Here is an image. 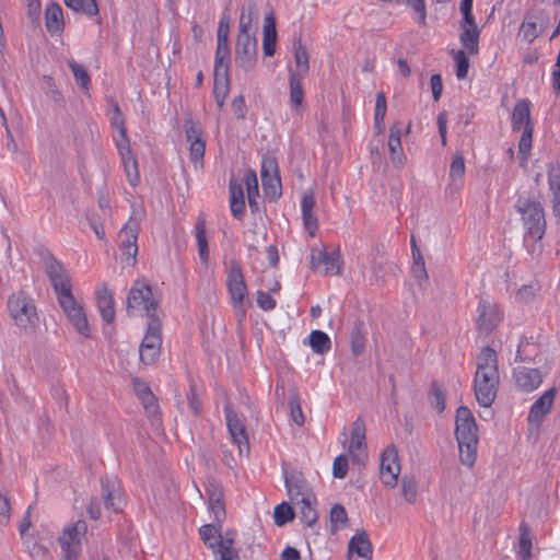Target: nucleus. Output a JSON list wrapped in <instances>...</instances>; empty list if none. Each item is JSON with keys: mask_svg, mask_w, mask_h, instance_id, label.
Masks as SVG:
<instances>
[{"mask_svg": "<svg viewBox=\"0 0 560 560\" xmlns=\"http://www.w3.org/2000/svg\"><path fill=\"white\" fill-rule=\"evenodd\" d=\"M498 359L490 347L481 349L477 358V371L474 380L476 400L482 407H490L495 399L499 385Z\"/></svg>", "mask_w": 560, "mask_h": 560, "instance_id": "nucleus-1", "label": "nucleus"}, {"mask_svg": "<svg viewBox=\"0 0 560 560\" xmlns=\"http://www.w3.org/2000/svg\"><path fill=\"white\" fill-rule=\"evenodd\" d=\"M455 435L459 450V460L471 468L477 459L478 427L469 408L462 406L456 411Z\"/></svg>", "mask_w": 560, "mask_h": 560, "instance_id": "nucleus-2", "label": "nucleus"}, {"mask_svg": "<svg viewBox=\"0 0 560 560\" xmlns=\"http://www.w3.org/2000/svg\"><path fill=\"white\" fill-rule=\"evenodd\" d=\"M158 306L159 299L153 294L151 287L142 280L135 281L127 296V313L148 316L150 319L159 318Z\"/></svg>", "mask_w": 560, "mask_h": 560, "instance_id": "nucleus-3", "label": "nucleus"}, {"mask_svg": "<svg viewBox=\"0 0 560 560\" xmlns=\"http://www.w3.org/2000/svg\"><path fill=\"white\" fill-rule=\"evenodd\" d=\"M11 318L20 329H32L38 324V315L31 296L24 291L13 293L8 300Z\"/></svg>", "mask_w": 560, "mask_h": 560, "instance_id": "nucleus-4", "label": "nucleus"}, {"mask_svg": "<svg viewBox=\"0 0 560 560\" xmlns=\"http://www.w3.org/2000/svg\"><path fill=\"white\" fill-rule=\"evenodd\" d=\"M59 306L70 325L83 338H91L92 329L83 304L74 298L72 290L57 296Z\"/></svg>", "mask_w": 560, "mask_h": 560, "instance_id": "nucleus-5", "label": "nucleus"}, {"mask_svg": "<svg viewBox=\"0 0 560 560\" xmlns=\"http://www.w3.org/2000/svg\"><path fill=\"white\" fill-rule=\"evenodd\" d=\"M141 220V212L133 209L128 222L118 233L119 248L124 256V260L128 266H133L136 264L138 253L137 240L140 232Z\"/></svg>", "mask_w": 560, "mask_h": 560, "instance_id": "nucleus-6", "label": "nucleus"}, {"mask_svg": "<svg viewBox=\"0 0 560 560\" xmlns=\"http://www.w3.org/2000/svg\"><path fill=\"white\" fill-rule=\"evenodd\" d=\"M471 8L472 0H462L460 12L463 14V19L459 22V27L462 30L459 42L469 55L476 56L479 52L480 28L476 24L475 18L471 13Z\"/></svg>", "mask_w": 560, "mask_h": 560, "instance_id": "nucleus-7", "label": "nucleus"}, {"mask_svg": "<svg viewBox=\"0 0 560 560\" xmlns=\"http://www.w3.org/2000/svg\"><path fill=\"white\" fill-rule=\"evenodd\" d=\"M162 346V331L159 318L148 323L147 332L139 348V358L143 364L150 365L159 357Z\"/></svg>", "mask_w": 560, "mask_h": 560, "instance_id": "nucleus-8", "label": "nucleus"}, {"mask_svg": "<svg viewBox=\"0 0 560 560\" xmlns=\"http://www.w3.org/2000/svg\"><path fill=\"white\" fill-rule=\"evenodd\" d=\"M499 305L488 298H480L477 305L476 328L480 334L489 335L501 323Z\"/></svg>", "mask_w": 560, "mask_h": 560, "instance_id": "nucleus-9", "label": "nucleus"}, {"mask_svg": "<svg viewBox=\"0 0 560 560\" xmlns=\"http://www.w3.org/2000/svg\"><path fill=\"white\" fill-rule=\"evenodd\" d=\"M257 58V39L255 33H240L235 46V61L245 70L252 69Z\"/></svg>", "mask_w": 560, "mask_h": 560, "instance_id": "nucleus-10", "label": "nucleus"}, {"mask_svg": "<svg viewBox=\"0 0 560 560\" xmlns=\"http://www.w3.org/2000/svg\"><path fill=\"white\" fill-rule=\"evenodd\" d=\"M226 424L233 443L238 448V455L247 456L249 453V442L243 419L229 406H225Z\"/></svg>", "mask_w": 560, "mask_h": 560, "instance_id": "nucleus-11", "label": "nucleus"}, {"mask_svg": "<svg viewBox=\"0 0 560 560\" xmlns=\"http://www.w3.org/2000/svg\"><path fill=\"white\" fill-rule=\"evenodd\" d=\"M381 480L384 486L395 488L400 474L397 450L394 446H387L381 456L380 464Z\"/></svg>", "mask_w": 560, "mask_h": 560, "instance_id": "nucleus-12", "label": "nucleus"}, {"mask_svg": "<svg viewBox=\"0 0 560 560\" xmlns=\"http://www.w3.org/2000/svg\"><path fill=\"white\" fill-rule=\"evenodd\" d=\"M518 210L523 214V221L528 233L533 237L541 238L545 230V217L540 205L524 202V206H520Z\"/></svg>", "mask_w": 560, "mask_h": 560, "instance_id": "nucleus-13", "label": "nucleus"}, {"mask_svg": "<svg viewBox=\"0 0 560 560\" xmlns=\"http://www.w3.org/2000/svg\"><path fill=\"white\" fill-rule=\"evenodd\" d=\"M86 530V523L82 520L66 526L59 537L62 551L67 555H79L81 540L85 536Z\"/></svg>", "mask_w": 560, "mask_h": 560, "instance_id": "nucleus-14", "label": "nucleus"}, {"mask_svg": "<svg viewBox=\"0 0 560 560\" xmlns=\"http://www.w3.org/2000/svg\"><path fill=\"white\" fill-rule=\"evenodd\" d=\"M186 140L189 143L190 160L196 165L203 161L206 143L202 137V129L197 121L188 119L185 124Z\"/></svg>", "mask_w": 560, "mask_h": 560, "instance_id": "nucleus-15", "label": "nucleus"}, {"mask_svg": "<svg viewBox=\"0 0 560 560\" xmlns=\"http://www.w3.org/2000/svg\"><path fill=\"white\" fill-rule=\"evenodd\" d=\"M261 182L266 196L276 199L281 194V183L273 156H265L261 163Z\"/></svg>", "mask_w": 560, "mask_h": 560, "instance_id": "nucleus-16", "label": "nucleus"}, {"mask_svg": "<svg viewBox=\"0 0 560 560\" xmlns=\"http://www.w3.org/2000/svg\"><path fill=\"white\" fill-rule=\"evenodd\" d=\"M365 430L364 421L361 418H358L352 425L351 441L348 448L352 462L358 465H364L368 458Z\"/></svg>", "mask_w": 560, "mask_h": 560, "instance_id": "nucleus-17", "label": "nucleus"}, {"mask_svg": "<svg viewBox=\"0 0 560 560\" xmlns=\"http://www.w3.org/2000/svg\"><path fill=\"white\" fill-rule=\"evenodd\" d=\"M228 288L234 306L242 308L245 296L247 295V287L243 277L242 269L238 264L232 262L228 275Z\"/></svg>", "mask_w": 560, "mask_h": 560, "instance_id": "nucleus-18", "label": "nucleus"}, {"mask_svg": "<svg viewBox=\"0 0 560 560\" xmlns=\"http://www.w3.org/2000/svg\"><path fill=\"white\" fill-rule=\"evenodd\" d=\"M340 253L334 250L313 248L311 252V265L314 270H320L325 275H338L340 272Z\"/></svg>", "mask_w": 560, "mask_h": 560, "instance_id": "nucleus-19", "label": "nucleus"}, {"mask_svg": "<svg viewBox=\"0 0 560 560\" xmlns=\"http://www.w3.org/2000/svg\"><path fill=\"white\" fill-rule=\"evenodd\" d=\"M284 481L288 495L294 504L303 501L307 502V500H313V497H315L307 481L301 474L287 476Z\"/></svg>", "mask_w": 560, "mask_h": 560, "instance_id": "nucleus-20", "label": "nucleus"}, {"mask_svg": "<svg viewBox=\"0 0 560 560\" xmlns=\"http://www.w3.org/2000/svg\"><path fill=\"white\" fill-rule=\"evenodd\" d=\"M46 272L57 296L72 290L71 281L62 265L55 258L46 261Z\"/></svg>", "mask_w": 560, "mask_h": 560, "instance_id": "nucleus-21", "label": "nucleus"}, {"mask_svg": "<svg viewBox=\"0 0 560 560\" xmlns=\"http://www.w3.org/2000/svg\"><path fill=\"white\" fill-rule=\"evenodd\" d=\"M315 206V192L313 189H308L304 192L302 197L301 210L304 229L308 232L311 236L315 235L318 228L317 218L314 213Z\"/></svg>", "mask_w": 560, "mask_h": 560, "instance_id": "nucleus-22", "label": "nucleus"}, {"mask_svg": "<svg viewBox=\"0 0 560 560\" xmlns=\"http://www.w3.org/2000/svg\"><path fill=\"white\" fill-rule=\"evenodd\" d=\"M544 375L538 369L518 368L514 371L516 386L523 392L536 389L542 382Z\"/></svg>", "mask_w": 560, "mask_h": 560, "instance_id": "nucleus-23", "label": "nucleus"}, {"mask_svg": "<svg viewBox=\"0 0 560 560\" xmlns=\"http://www.w3.org/2000/svg\"><path fill=\"white\" fill-rule=\"evenodd\" d=\"M117 149L128 183L131 186H137L139 184L138 162L132 154L130 143H122V145L117 147Z\"/></svg>", "mask_w": 560, "mask_h": 560, "instance_id": "nucleus-24", "label": "nucleus"}, {"mask_svg": "<svg viewBox=\"0 0 560 560\" xmlns=\"http://www.w3.org/2000/svg\"><path fill=\"white\" fill-rule=\"evenodd\" d=\"M209 510L214 516V521L222 523L225 518V509L223 503V490L222 487L211 481L207 489Z\"/></svg>", "mask_w": 560, "mask_h": 560, "instance_id": "nucleus-25", "label": "nucleus"}, {"mask_svg": "<svg viewBox=\"0 0 560 560\" xmlns=\"http://www.w3.org/2000/svg\"><path fill=\"white\" fill-rule=\"evenodd\" d=\"M401 130L398 124H395L389 129L387 140V148L390 154V160L395 166L401 167L405 165L407 158L401 148Z\"/></svg>", "mask_w": 560, "mask_h": 560, "instance_id": "nucleus-26", "label": "nucleus"}, {"mask_svg": "<svg viewBox=\"0 0 560 560\" xmlns=\"http://www.w3.org/2000/svg\"><path fill=\"white\" fill-rule=\"evenodd\" d=\"M556 392V387H551L534 402L528 415L529 422H539L550 411Z\"/></svg>", "mask_w": 560, "mask_h": 560, "instance_id": "nucleus-27", "label": "nucleus"}, {"mask_svg": "<svg viewBox=\"0 0 560 560\" xmlns=\"http://www.w3.org/2000/svg\"><path fill=\"white\" fill-rule=\"evenodd\" d=\"M548 184L551 192L552 210L557 219L560 221V166L548 165Z\"/></svg>", "mask_w": 560, "mask_h": 560, "instance_id": "nucleus-28", "label": "nucleus"}, {"mask_svg": "<svg viewBox=\"0 0 560 560\" xmlns=\"http://www.w3.org/2000/svg\"><path fill=\"white\" fill-rule=\"evenodd\" d=\"M277 30L276 21L272 13L267 14L264 20L262 27V49L266 56H272L276 52Z\"/></svg>", "mask_w": 560, "mask_h": 560, "instance_id": "nucleus-29", "label": "nucleus"}, {"mask_svg": "<svg viewBox=\"0 0 560 560\" xmlns=\"http://www.w3.org/2000/svg\"><path fill=\"white\" fill-rule=\"evenodd\" d=\"M97 307L103 320L112 323L115 318L114 299L107 285H103L96 292Z\"/></svg>", "mask_w": 560, "mask_h": 560, "instance_id": "nucleus-30", "label": "nucleus"}, {"mask_svg": "<svg viewBox=\"0 0 560 560\" xmlns=\"http://www.w3.org/2000/svg\"><path fill=\"white\" fill-rule=\"evenodd\" d=\"M348 549L349 552H355L366 560L372 559L373 548L365 530H361L350 539Z\"/></svg>", "mask_w": 560, "mask_h": 560, "instance_id": "nucleus-31", "label": "nucleus"}, {"mask_svg": "<svg viewBox=\"0 0 560 560\" xmlns=\"http://www.w3.org/2000/svg\"><path fill=\"white\" fill-rule=\"evenodd\" d=\"M512 127L514 130H520L522 128L524 130L526 127H533L527 101L521 100L515 104L512 114Z\"/></svg>", "mask_w": 560, "mask_h": 560, "instance_id": "nucleus-32", "label": "nucleus"}, {"mask_svg": "<svg viewBox=\"0 0 560 560\" xmlns=\"http://www.w3.org/2000/svg\"><path fill=\"white\" fill-rule=\"evenodd\" d=\"M243 184L246 187L247 191V200L248 206L252 209V211H258L259 203H258V196H259V189H258V179L255 171L248 170L244 174L243 177Z\"/></svg>", "mask_w": 560, "mask_h": 560, "instance_id": "nucleus-33", "label": "nucleus"}, {"mask_svg": "<svg viewBox=\"0 0 560 560\" xmlns=\"http://www.w3.org/2000/svg\"><path fill=\"white\" fill-rule=\"evenodd\" d=\"M230 207L235 218H241L244 213L245 201L242 183L236 180L230 182Z\"/></svg>", "mask_w": 560, "mask_h": 560, "instance_id": "nucleus-34", "label": "nucleus"}, {"mask_svg": "<svg viewBox=\"0 0 560 560\" xmlns=\"http://www.w3.org/2000/svg\"><path fill=\"white\" fill-rule=\"evenodd\" d=\"M46 27L50 33H58L63 28V14L58 3L51 2L46 8Z\"/></svg>", "mask_w": 560, "mask_h": 560, "instance_id": "nucleus-35", "label": "nucleus"}, {"mask_svg": "<svg viewBox=\"0 0 560 560\" xmlns=\"http://www.w3.org/2000/svg\"><path fill=\"white\" fill-rule=\"evenodd\" d=\"M257 18L256 3L254 1H248L242 7L238 32L240 33H255L254 30V21Z\"/></svg>", "mask_w": 560, "mask_h": 560, "instance_id": "nucleus-36", "label": "nucleus"}, {"mask_svg": "<svg viewBox=\"0 0 560 560\" xmlns=\"http://www.w3.org/2000/svg\"><path fill=\"white\" fill-rule=\"evenodd\" d=\"M110 122L112 126L118 130V137L115 138L116 147L122 145V143H130L125 126V119L117 103L113 104Z\"/></svg>", "mask_w": 560, "mask_h": 560, "instance_id": "nucleus-37", "label": "nucleus"}, {"mask_svg": "<svg viewBox=\"0 0 560 560\" xmlns=\"http://www.w3.org/2000/svg\"><path fill=\"white\" fill-rule=\"evenodd\" d=\"M222 523L213 522L206 524L199 529V534L208 548L217 550L219 538L221 537Z\"/></svg>", "mask_w": 560, "mask_h": 560, "instance_id": "nucleus-38", "label": "nucleus"}, {"mask_svg": "<svg viewBox=\"0 0 560 560\" xmlns=\"http://www.w3.org/2000/svg\"><path fill=\"white\" fill-rule=\"evenodd\" d=\"M102 497L105 508L114 512L120 511V494L116 489L115 482L102 483Z\"/></svg>", "mask_w": 560, "mask_h": 560, "instance_id": "nucleus-39", "label": "nucleus"}, {"mask_svg": "<svg viewBox=\"0 0 560 560\" xmlns=\"http://www.w3.org/2000/svg\"><path fill=\"white\" fill-rule=\"evenodd\" d=\"M465 174V162L463 154L459 152H456L453 156L451 166H450V178H451V185L456 190L460 188L462 186V177Z\"/></svg>", "mask_w": 560, "mask_h": 560, "instance_id": "nucleus-40", "label": "nucleus"}, {"mask_svg": "<svg viewBox=\"0 0 560 560\" xmlns=\"http://www.w3.org/2000/svg\"><path fill=\"white\" fill-rule=\"evenodd\" d=\"M195 230L199 257L202 260V262L206 264L208 261L209 250L208 241L206 236V222L203 218H198Z\"/></svg>", "mask_w": 560, "mask_h": 560, "instance_id": "nucleus-41", "label": "nucleus"}, {"mask_svg": "<svg viewBox=\"0 0 560 560\" xmlns=\"http://www.w3.org/2000/svg\"><path fill=\"white\" fill-rule=\"evenodd\" d=\"M294 50V61L298 68V77H304L308 73L310 65H308V52L305 46L301 42H296L293 46Z\"/></svg>", "mask_w": 560, "mask_h": 560, "instance_id": "nucleus-42", "label": "nucleus"}, {"mask_svg": "<svg viewBox=\"0 0 560 560\" xmlns=\"http://www.w3.org/2000/svg\"><path fill=\"white\" fill-rule=\"evenodd\" d=\"M229 92V75L228 73L214 74L213 95L218 106L221 108L224 105Z\"/></svg>", "mask_w": 560, "mask_h": 560, "instance_id": "nucleus-43", "label": "nucleus"}, {"mask_svg": "<svg viewBox=\"0 0 560 560\" xmlns=\"http://www.w3.org/2000/svg\"><path fill=\"white\" fill-rule=\"evenodd\" d=\"M229 58H230L229 42H223V43L218 42L217 51H215L214 74L229 72V63H228Z\"/></svg>", "mask_w": 560, "mask_h": 560, "instance_id": "nucleus-44", "label": "nucleus"}, {"mask_svg": "<svg viewBox=\"0 0 560 560\" xmlns=\"http://www.w3.org/2000/svg\"><path fill=\"white\" fill-rule=\"evenodd\" d=\"M401 495L408 504H415L418 499V483L411 476L405 475L400 481Z\"/></svg>", "mask_w": 560, "mask_h": 560, "instance_id": "nucleus-45", "label": "nucleus"}, {"mask_svg": "<svg viewBox=\"0 0 560 560\" xmlns=\"http://www.w3.org/2000/svg\"><path fill=\"white\" fill-rule=\"evenodd\" d=\"M68 8L74 12L94 16L98 13V8L95 0H65Z\"/></svg>", "mask_w": 560, "mask_h": 560, "instance_id": "nucleus-46", "label": "nucleus"}, {"mask_svg": "<svg viewBox=\"0 0 560 560\" xmlns=\"http://www.w3.org/2000/svg\"><path fill=\"white\" fill-rule=\"evenodd\" d=\"M310 345L314 352L326 353L330 350V339L322 330H313L310 335Z\"/></svg>", "mask_w": 560, "mask_h": 560, "instance_id": "nucleus-47", "label": "nucleus"}, {"mask_svg": "<svg viewBox=\"0 0 560 560\" xmlns=\"http://www.w3.org/2000/svg\"><path fill=\"white\" fill-rule=\"evenodd\" d=\"M315 497H313V500H307V502L303 501L296 504L300 509V517L302 522L307 526H312L317 521L318 515L315 509Z\"/></svg>", "mask_w": 560, "mask_h": 560, "instance_id": "nucleus-48", "label": "nucleus"}, {"mask_svg": "<svg viewBox=\"0 0 560 560\" xmlns=\"http://www.w3.org/2000/svg\"><path fill=\"white\" fill-rule=\"evenodd\" d=\"M365 347V332L362 323H357L351 331V349L355 355L363 352Z\"/></svg>", "mask_w": 560, "mask_h": 560, "instance_id": "nucleus-49", "label": "nucleus"}, {"mask_svg": "<svg viewBox=\"0 0 560 560\" xmlns=\"http://www.w3.org/2000/svg\"><path fill=\"white\" fill-rule=\"evenodd\" d=\"M540 34V30L537 26L536 21L534 18H526L520 27L518 35L522 36V38L527 42L532 43L534 42L538 35Z\"/></svg>", "mask_w": 560, "mask_h": 560, "instance_id": "nucleus-50", "label": "nucleus"}, {"mask_svg": "<svg viewBox=\"0 0 560 560\" xmlns=\"http://www.w3.org/2000/svg\"><path fill=\"white\" fill-rule=\"evenodd\" d=\"M273 518L278 526H282L294 518V511L289 503L282 502L275 508Z\"/></svg>", "mask_w": 560, "mask_h": 560, "instance_id": "nucleus-51", "label": "nucleus"}, {"mask_svg": "<svg viewBox=\"0 0 560 560\" xmlns=\"http://www.w3.org/2000/svg\"><path fill=\"white\" fill-rule=\"evenodd\" d=\"M290 100L292 105L300 106L303 102V89L296 73H290Z\"/></svg>", "mask_w": 560, "mask_h": 560, "instance_id": "nucleus-52", "label": "nucleus"}, {"mask_svg": "<svg viewBox=\"0 0 560 560\" xmlns=\"http://www.w3.org/2000/svg\"><path fill=\"white\" fill-rule=\"evenodd\" d=\"M456 62V77L463 80L467 77L469 69V60L464 50L452 51Z\"/></svg>", "mask_w": 560, "mask_h": 560, "instance_id": "nucleus-53", "label": "nucleus"}, {"mask_svg": "<svg viewBox=\"0 0 560 560\" xmlns=\"http://www.w3.org/2000/svg\"><path fill=\"white\" fill-rule=\"evenodd\" d=\"M348 521L346 510L340 504H335L330 510L331 530L339 529L340 525H345Z\"/></svg>", "mask_w": 560, "mask_h": 560, "instance_id": "nucleus-54", "label": "nucleus"}, {"mask_svg": "<svg viewBox=\"0 0 560 560\" xmlns=\"http://www.w3.org/2000/svg\"><path fill=\"white\" fill-rule=\"evenodd\" d=\"M539 290L540 287L537 282L522 285L516 292V299L521 302L528 303L534 300Z\"/></svg>", "mask_w": 560, "mask_h": 560, "instance_id": "nucleus-55", "label": "nucleus"}, {"mask_svg": "<svg viewBox=\"0 0 560 560\" xmlns=\"http://www.w3.org/2000/svg\"><path fill=\"white\" fill-rule=\"evenodd\" d=\"M289 406L292 420L298 425H303L305 419L300 406L299 395L296 393L291 394L289 398Z\"/></svg>", "mask_w": 560, "mask_h": 560, "instance_id": "nucleus-56", "label": "nucleus"}, {"mask_svg": "<svg viewBox=\"0 0 560 560\" xmlns=\"http://www.w3.org/2000/svg\"><path fill=\"white\" fill-rule=\"evenodd\" d=\"M69 67L72 70V73L75 78V80L80 83V85L84 89H89L90 84V75L86 72V69L82 66L77 63L75 61H70Z\"/></svg>", "mask_w": 560, "mask_h": 560, "instance_id": "nucleus-57", "label": "nucleus"}, {"mask_svg": "<svg viewBox=\"0 0 560 560\" xmlns=\"http://www.w3.org/2000/svg\"><path fill=\"white\" fill-rule=\"evenodd\" d=\"M532 139H533V127H526L523 130L522 137L518 143L520 153L523 154V161L527 160L532 148Z\"/></svg>", "mask_w": 560, "mask_h": 560, "instance_id": "nucleus-58", "label": "nucleus"}, {"mask_svg": "<svg viewBox=\"0 0 560 560\" xmlns=\"http://www.w3.org/2000/svg\"><path fill=\"white\" fill-rule=\"evenodd\" d=\"M518 557L521 560H530L532 558V540L527 532H523L521 535Z\"/></svg>", "mask_w": 560, "mask_h": 560, "instance_id": "nucleus-59", "label": "nucleus"}, {"mask_svg": "<svg viewBox=\"0 0 560 560\" xmlns=\"http://www.w3.org/2000/svg\"><path fill=\"white\" fill-rule=\"evenodd\" d=\"M348 472V458L346 455H339L332 464V475L336 478H345Z\"/></svg>", "mask_w": 560, "mask_h": 560, "instance_id": "nucleus-60", "label": "nucleus"}, {"mask_svg": "<svg viewBox=\"0 0 560 560\" xmlns=\"http://www.w3.org/2000/svg\"><path fill=\"white\" fill-rule=\"evenodd\" d=\"M266 242V232L264 230H253L247 236V244L250 249L258 250L259 246Z\"/></svg>", "mask_w": 560, "mask_h": 560, "instance_id": "nucleus-61", "label": "nucleus"}, {"mask_svg": "<svg viewBox=\"0 0 560 560\" xmlns=\"http://www.w3.org/2000/svg\"><path fill=\"white\" fill-rule=\"evenodd\" d=\"M140 400L149 415L155 416L158 413L159 406L156 404V398L152 392L147 393V395L141 397Z\"/></svg>", "mask_w": 560, "mask_h": 560, "instance_id": "nucleus-62", "label": "nucleus"}, {"mask_svg": "<svg viewBox=\"0 0 560 560\" xmlns=\"http://www.w3.org/2000/svg\"><path fill=\"white\" fill-rule=\"evenodd\" d=\"M409 5L412 7L415 12L418 14V22L424 26L427 24V11H425V4L424 0H407Z\"/></svg>", "mask_w": 560, "mask_h": 560, "instance_id": "nucleus-63", "label": "nucleus"}, {"mask_svg": "<svg viewBox=\"0 0 560 560\" xmlns=\"http://www.w3.org/2000/svg\"><path fill=\"white\" fill-rule=\"evenodd\" d=\"M30 556L33 560H45L48 556V549L43 545L34 542L32 548H30Z\"/></svg>", "mask_w": 560, "mask_h": 560, "instance_id": "nucleus-64", "label": "nucleus"}]
</instances>
